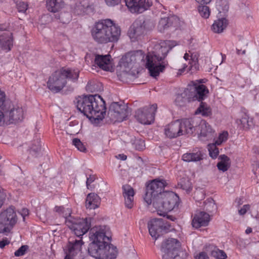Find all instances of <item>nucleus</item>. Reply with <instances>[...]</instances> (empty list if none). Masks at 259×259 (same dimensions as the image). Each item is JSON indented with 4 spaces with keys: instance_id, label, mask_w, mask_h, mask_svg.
<instances>
[{
    "instance_id": "nucleus-1",
    "label": "nucleus",
    "mask_w": 259,
    "mask_h": 259,
    "mask_svg": "<svg viewBox=\"0 0 259 259\" xmlns=\"http://www.w3.org/2000/svg\"><path fill=\"white\" fill-rule=\"evenodd\" d=\"M166 182L163 180L155 179L147 186L144 200L148 204H152L160 215L165 214L177 208L179 197L171 191H164Z\"/></svg>"
},
{
    "instance_id": "nucleus-2",
    "label": "nucleus",
    "mask_w": 259,
    "mask_h": 259,
    "mask_svg": "<svg viewBox=\"0 0 259 259\" xmlns=\"http://www.w3.org/2000/svg\"><path fill=\"white\" fill-rule=\"evenodd\" d=\"M90 238L92 242L88 247L89 254L96 259H114L117 255L115 246L109 243L111 238L108 227L100 226L92 230Z\"/></svg>"
},
{
    "instance_id": "nucleus-3",
    "label": "nucleus",
    "mask_w": 259,
    "mask_h": 259,
    "mask_svg": "<svg viewBox=\"0 0 259 259\" xmlns=\"http://www.w3.org/2000/svg\"><path fill=\"white\" fill-rule=\"evenodd\" d=\"M74 103L77 109L89 119L102 120L106 113L105 102L99 95L79 96Z\"/></svg>"
},
{
    "instance_id": "nucleus-4",
    "label": "nucleus",
    "mask_w": 259,
    "mask_h": 259,
    "mask_svg": "<svg viewBox=\"0 0 259 259\" xmlns=\"http://www.w3.org/2000/svg\"><path fill=\"white\" fill-rule=\"evenodd\" d=\"M176 46V42L172 40L161 41L156 46V51L148 53L146 56V67L148 69L150 75L156 78L160 72L164 71L166 64L162 61L166 56L168 52Z\"/></svg>"
},
{
    "instance_id": "nucleus-5",
    "label": "nucleus",
    "mask_w": 259,
    "mask_h": 259,
    "mask_svg": "<svg viewBox=\"0 0 259 259\" xmlns=\"http://www.w3.org/2000/svg\"><path fill=\"white\" fill-rule=\"evenodd\" d=\"M120 34L121 29L119 26L108 19L96 23L91 30L93 39L99 44L117 42Z\"/></svg>"
},
{
    "instance_id": "nucleus-6",
    "label": "nucleus",
    "mask_w": 259,
    "mask_h": 259,
    "mask_svg": "<svg viewBox=\"0 0 259 259\" xmlns=\"http://www.w3.org/2000/svg\"><path fill=\"white\" fill-rule=\"evenodd\" d=\"M204 82L203 79L192 81L181 94L177 95L176 101L183 102L187 100L188 102H202L209 93L207 88L205 85L200 84Z\"/></svg>"
},
{
    "instance_id": "nucleus-7",
    "label": "nucleus",
    "mask_w": 259,
    "mask_h": 259,
    "mask_svg": "<svg viewBox=\"0 0 259 259\" xmlns=\"http://www.w3.org/2000/svg\"><path fill=\"white\" fill-rule=\"evenodd\" d=\"M17 221L14 207L10 206L2 211L0 213V233H10Z\"/></svg>"
},
{
    "instance_id": "nucleus-8",
    "label": "nucleus",
    "mask_w": 259,
    "mask_h": 259,
    "mask_svg": "<svg viewBox=\"0 0 259 259\" xmlns=\"http://www.w3.org/2000/svg\"><path fill=\"white\" fill-rule=\"evenodd\" d=\"M65 224L77 237L82 236L88 232L91 228V218H75L70 217Z\"/></svg>"
},
{
    "instance_id": "nucleus-9",
    "label": "nucleus",
    "mask_w": 259,
    "mask_h": 259,
    "mask_svg": "<svg viewBox=\"0 0 259 259\" xmlns=\"http://www.w3.org/2000/svg\"><path fill=\"white\" fill-rule=\"evenodd\" d=\"M130 111L124 104L113 102L109 107L108 116L112 122H121L125 120Z\"/></svg>"
},
{
    "instance_id": "nucleus-10",
    "label": "nucleus",
    "mask_w": 259,
    "mask_h": 259,
    "mask_svg": "<svg viewBox=\"0 0 259 259\" xmlns=\"http://www.w3.org/2000/svg\"><path fill=\"white\" fill-rule=\"evenodd\" d=\"M157 108V104H153L151 107H144L138 109L135 113V117L141 123L150 124L154 122L155 112Z\"/></svg>"
},
{
    "instance_id": "nucleus-11",
    "label": "nucleus",
    "mask_w": 259,
    "mask_h": 259,
    "mask_svg": "<svg viewBox=\"0 0 259 259\" xmlns=\"http://www.w3.org/2000/svg\"><path fill=\"white\" fill-rule=\"evenodd\" d=\"M83 242L82 239L69 240L65 250L66 255L64 259H84L81 251V246Z\"/></svg>"
},
{
    "instance_id": "nucleus-12",
    "label": "nucleus",
    "mask_w": 259,
    "mask_h": 259,
    "mask_svg": "<svg viewBox=\"0 0 259 259\" xmlns=\"http://www.w3.org/2000/svg\"><path fill=\"white\" fill-rule=\"evenodd\" d=\"M67 84V81L60 69L53 72L47 81L48 89L54 93L61 91Z\"/></svg>"
},
{
    "instance_id": "nucleus-13",
    "label": "nucleus",
    "mask_w": 259,
    "mask_h": 259,
    "mask_svg": "<svg viewBox=\"0 0 259 259\" xmlns=\"http://www.w3.org/2000/svg\"><path fill=\"white\" fill-rule=\"evenodd\" d=\"M13 33L10 30L9 24H0V48L5 52H8L13 46Z\"/></svg>"
},
{
    "instance_id": "nucleus-14",
    "label": "nucleus",
    "mask_w": 259,
    "mask_h": 259,
    "mask_svg": "<svg viewBox=\"0 0 259 259\" xmlns=\"http://www.w3.org/2000/svg\"><path fill=\"white\" fill-rule=\"evenodd\" d=\"M180 242L176 239L170 238L165 240L161 245V250L163 253L162 259H171L178 252Z\"/></svg>"
},
{
    "instance_id": "nucleus-15",
    "label": "nucleus",
    "mask_w": 259,
    "mask_h": 259,
    "mask_svg": "<svg viewBox=\"0 0 259 259\" xmlns=\"http://www.w3.org/2000/svg\"><path fill=\"white\" fill-rule=\"evenodd\" d=\"M145 32V21L143 20H136L129 28L127 34L132 41H135L140 39Z\"/></svg>"
},
{
    "instance_id": "nucleus-16",
    "label": "nucleus",
    "mask_w": 259,
    "mask_h": 259,
    "mask_svg": "<svg viewBox=\"0 0 259 259\" xmlns=\"http://www.w3.org/2000/svg\"><path fill=\"white\" fill-rule=\"evenodd\" d=\"M125 5L132 13H142L152 5V0H124Z\"/></svg>"
},
{
    "instance_id": "nucleus-17",
    "label": "nucleus",
    "mask_w": 259,
    "mask_h": 259,
    "mask_svg": "<svg viewBox=\"0 0 259 259\" xmlns=\"http://www.w3.org/2000/svg\"><path fill=\"white\" fill-rule=\"evenodd\" d=\"M144 56L141 51L127 53L123 56L120 61V66L124 67H130L137 62L143 60Z\"/></svg>"
},
{
    "instance_id": "nucleus-18",
    "label": "nucleus",
    "mask_w": 259,
    "mask_h": 259,
    "mask_svg": "<svg viewBox=\"0 0 259 259\" xmlns=\"http://www.w3.org/2000/svg\"><path fill=\"white\" fill-rule=\"evenodd\" d=\"M180 24V19L177 16L172 15L168 17L161 18L159 21L157 28L159 31L162 32L171 26L178 27Z\"/></svg>"
},
{
    "instance_id": "nucleus-19",
    "label": "nucleus",
    "mask_w": 259,
    "mask_h": 259,
    "mask_svg": "<svg viewBox=\"0 0 259 259\" xmlns=\"http://www.w3.org/2000/svg\"><path fill=\"white\" fill-rule=\"evenodd\" d=\"M204 158V153L202 150L196 148L192 150L184 153L182 156V159L187 162H197L201 161Z\"/></svg>"
},
{
    "instance_id": "nucleus-20",
    "label": "nucleus",
    "mask_w": 259,
    "mask_h": 259,
    "mask_svg": "<svg viewBox=\"0 0 259 259\" xmlns=\"http://www.w3.org/2000/svg\"><path fill=\"white\" fill-rule=\"evenodd\" d=\"M210 215L204 211H200L195 214L192 220L193 227L198 229L201 227L207 226L210 222Z\"/></svg>"
},
{
    "instance_id": "nucleus-21",
    "label": "nucleus",
    "mask_w": 259,
    "mask_h": 259,
    "mask_svg": "<svg viewBox=\"0 0 259 259\" xmlns=\"http://www.w3.org/2000/svg\"><path fill=\"white\" fill-rule=\"evenodd\" d=\"M179 120V124L181 128V136L192 135L195 131L196 124L192 118H185Z\"/></svg>"
},
{
    "instance_id": "nucleus-22",
    "label": "nucleus",
    "mask_w": 259,
    "mask_h": 259,
    "mask_svg": "<svg viewBox=\"0 0 259 259\" xmlns=\"http://www.w3.org/2000/svg\"><path fill=\"white\" fill-rule=\"evenodd\" d=\"M162 219H154L149 221L148 227L149 234L155 239H156L161 235V227H162Z\"/></svg>"
},
{
    "instance_id": "nucleus-23",
    "label": "nucleus",
    "mask_w": 259,
    "mask_h": 259,
    "mask_svg": "<svg viewBox=\"0 0 259 259\" xmlns=\"http://www.w3.org/2000/svg\"><path fill=\"white\" fill-rule=\"evenodd\" d=\"M122 190L125 206L126 207L131 209L134 206V190L133 187L127 184L123 185Z\"/></svg>"
},
{
    "instance_id": "nucleus-24",
    "label": "nucleus",
    "mask_w": 259,
    "mask_h": 259,
    "mask_svg": "<svg viewBox=\"0 0 259 259\" xmlns=\"http://www.w3.org/2000/svg\"><path fill=\"white\" fill-rule=\"evenodd\" d=\"M5 115V118H9V123H16L23 119V110L19 107H13L10 111L6 112Z\"/></svg>"
},
{
    "instance_id": "nucleus-25",
    "label": "nucleus",
    "mask_w": 259,
    "mask_h": 259,
    "mask_svg": "<svg viewBox=\"0 0 259 259\" xmlns=\"http://www.w3.org/2000/svg\"><path fill=\"white\" fill-rule=\"evenodd\" d=\"M110 58L111 56L109 55H97L95 57V62L101 69L105 71H110L112 68Z\"/></svg>"
},
{
    "instance_id": "nucleus-26",
    "label": "nucleus",
    "mask_w": 259,
    "mask_h": 259,
    "mask_svg": "<svg viewBox=\"0 0 259 259\" xmlns=\"http://www.w3.org/2000/svg\"><path fill=\"white\" fill-rule=\"evenodd\" d=\"M164 133L169 138H175L181 136L179 120H177L168 124L164 129Z\"/></svg>"
},
{
    "instance_id": "nucleus-27",
    "label": "nucleus",
    "mask_w": 259,
    "mask_h": 259,
    "mask_svg": "<svg viewBox=\"0 0 259 259\" xmlns=\"http://www.w3.org/2000/svg\"><path fill=\"white\" fill-rule=\"evenodd\" d=\"M200 130L199 137L202 140H208L212 137L213 130L211 126L205 120H201L198 125Z\"/></svg>"
},
{
    "instance_id": "nucleus-28",
    "label": "nucleus",
    "mask_w": 259,
    "mask_h": 259,
    "mask_svg": "<svg viewBox=\"0 0 259 259\" xmlns=\"http://www.w3.org/2000/svg\"><path fill=\"white\" fill-rule=\"evenodd\" d=\"M60 70L66 80H70L73 82H75L77 81L80 73V71L78 69L63 67Z\"/></svg>"
},
{
    "instance_id": "nucleus-29",
    "label": "nucleus",
    "mask_w": 259,
    "mask_h": 259,
    "mask_svg": "<svg viewBox=\"0 0 259 259\" xmlns=\"http://www.w3.org/2000/svg\"><path fill=\"white\" fill-rule=\"evenodd\" d=\"M100 202V198L97 194L94 193H90L86 198V207L89 209H95L99 206Z\"/></svg>"
},
{
    "instance_id": "nucleus-30",
    "label": "nucleus",
    "mask_w": 259,
    "mask_h": 259,
    "mask_svg": "<svg viewBox=\"0 0 259 259\" xmlns=\"http://www.w3.org/2000/svg\"><path fill=\"white\" fill-rule=\"evenodd\" d=\"M46 5L48 11L56 13L64 7V3L63 0H49L47 2Z\"/></svg>"
},
{
    "instance_id": "nucleus-31",
    "label": "nucleus",
    "mask_w": 259,
    "mask_h": 259,
    "mask_svg": "<svg viewBox=\"0 0 259 259\" xmlns=\"http://www.w3.org/2000/svg\"><path fill=\"white\" fill-rule=\"evenodd\" d=\"M228 21L225 18L218 19L214 21L211 26L212 30L217 33H220L227 27Z\"/></svg>"
},
{
    "instance_id": "nucleus-32",
    "label": "nucleus",
    "mask_w": 259,
    "mask_h": 259,
    "mask_svg": "<svg viewBox=\"0 0 259 259\" xmlns=\"http://www.w3.org/2000/svg\"><path fill=\"white\" fill-rule=\"evenodd\" d=\"M215 8L219 14H225L229 10V3L227 0H216Z\"/></svg>"
},
{
    "instance_id": "nucleus-33",
    "label": "nucleus",
    "mask_w": 259,
    "mask_h": 259,
    "mask_svg": "<svg viewBox=\"0 0 259 259\" xmlns=\"http://www.w3.org/2000/svg\"><path fill=\"white\" fill-rule=\"evenodd\" d=\"M54 211L57 212L59 215L65 218V221L71 216V210L69 208H65L62 206H56L54 208Z\"/></svg>"
},
{
    "instance_id": "nucleus-34",
    "label": "nucleus",
    "mask_w": 259,
    "mask_h": 259,
    "mask_svg": "<svg viewBox=\"0 0 259 259\" xmlns=\"http://www.w3.org/2000/svg\"><path fill=\"white\" fill-rule=\"evenodd\" d=\"M195 114H200L203 116H208L211 114V109L206 103L201 102L199 107L195 111Z\"/></svg>"
},
{
    "instance_id": "nucleus-35",
    "label": "nucleus",
    "mask_w": 259,
    "mask_h": 259,
    "mask_svg": "<svg viewBox=\"0 0 259 259\" xmlns=\"http://www.w3.org/2000/svg\"><path fill=\"white\" fill-rule=\"evenodd\" d=\"M178 185L179 188L185 190L187 193H189L192 189V184L188 178L181 179Z\"/></svg>"
},
{
    "instance_id": "nucleus-36",
    "label": "nucleus",
    "mask_w": 259,
    "mask_h": 259,
    "mask_svg": "<svg viewBox=\"0 0 259 259\" xmlns=\"http://www.w3.org/2000/svg\"><path fill=\"white\" fill-rule=\"evenodd\" d=\"M41 144L39 139L34 142L30 149V154L34 157H38L40 153Z\"/></svg>"
},
{
    "instance_id": "nucleus-37",
    "label": "nucleus",
    "mask_w": 259,
    "mask_h": 259,
    "mask_svg": "<svg viewBox=\"0 0 259 259\" xmlns=\"http://www.w3.org/2000/svg\"><path fill=\"white\" fill-rule=\"evenodd\" d=\"M236 122L241 128L248 129L250 126L249 117L246 114H244L240 119H237Z\"/></svg>"
},
{
    "instance_id": "nucleus-38",
    "label": "nucleus",
    "mask_w": 259,
    "mask_h": 259,
    "mask_svg": "<svg viewBox=\"0 0 259 259\" xmlns=\"http://www.w3.org/2000/svg\"><path fill=\"white\" fill-rule=\"evenodd\" d=\"M204 209L208 212H213L217 210V206L212 198H208L204 202Z\"/></svg>"
},
{
    "instance_id": "nucleus-39",
    "label": "nucleus",
    "mask_w": 259,
    "mask_h": 259,
    "mask_svg": "<svg viewBox=\"0 0 259 259\" xmlns=\"http://www.w3.org/2000/svg\"><path fill=\"white\" fill-rule=\"evenodd\" d=\"M218 145L215 143L208 145L209 155L212 159H215L219 153V149L217 147Z\"/></svg>"
},
{
    "instance_id": "nucleus-40",
    "label": "nucleus",
    "mask_w": 259,
    "mask_h": 259,
    "mask_svg": "<svg viewBox=\"0 0 259 259\" xmlns=\"http://www.w3.org/2000/svg\"><path fill=\"white\" fill-rule=\"evenodd\" d=\"M211 255L215 259H226L227 258V255L225 252L217 248H215L211 251Z\"/></svg>"
},
{
    "instance_id": "nucleus-41",
    "label": "nucleus",
    "mask_w": 259,
    "mask_h": 259,
    "mask_svg": "<svg viewBox=\"0 0 259 259\" xmlns=\"http://www.w3.org/2000/svg\"><path fill=\"white\" fill-rule=\"evenodd\" d=\"M199 13L202 17L208 18L210 15V10L208 6L204 5H200L198 7Z\"/></svg>"
},
{
    "instance_id": "nucleus-42",
    "label": "nucleus",
    "mask_w": 259,
    "mask_h": 259,
    "mask_svg": "<svg viewBox=\"0 0 259 259\" xmlns=\"http://www.w3.org/2000/svg\"><path fill=\"white\" fill-rule=\"evenodd\" d=\"M198 56L199 55L197 53H190V61L189 62L190 64V70H191L193 66H194L195 68L198 66Z\"/></svg>"
},
{
    "instance_id": "nucleus-43",
    "label": "nucleus",
    "mask_w": 259,
    "mask_h": 259,
    "mask_svg": "<svg viewBox=\"0 0 259 259\" xmlns=\"http://www.w3.org/2000/svg\"><path fill=\"white\" fill-rule=\"evenodd\" d=\"M72 144L81 152H85L86 148L79 139L75 138L72 140Z\"/></svg>"
},
{
    "instance_id": "nucleus-44",
    "label": "nucleus",
    "mask_w": 259,
    "mask_h": 259,
    "mask_svg": "<svg viewBox=\"0 0 259 259\" xmlns=\"http://www.w3.org/2000/svg\"><path fill=\"white\" fill-rule=\"evenodd\" d=\"M228 137V133L227 132H223L222 133H221L219 137L217 138V139L215 141L214 143L217 145H220L222 144V143L225 142Z\"/></svg>"
},
{
    "instance_id": "nucleus-45",
    "label": "nucleus",
    "mask_w": 259,
    "mask_h": 259,
    "mask_svg": "<svg viewBox=\"0 0 259 259\" xmlns=\"http://www.w3.org/2000/svg\"><path fill=\"white\" fill-rule=\"evenodd\" d=\"M5 93L0 90V109L3 111L7 110Z\"/></svg>"
},
{
    "instance_id": "nucleus-46",
    "label": "nucleus",
    "mask_w": 259,
    "mask_h": 259,
    "mask_svg": "<svg viewBox=\"0 0 259 259\" xmlns=\"http://www.w3.org/2000/svg\"><path fill=\"white\" fill-rule=\"evenodd\" d=\"M17 8L19 12H25L27 10L28 4L22 1H17L16 3Z\"/></svg>"
},
{
    "instance_id": "nucleus-47",
    "label": "nucleus",
    "mask_w": 259,
    "mask_h": 259,
    "mask_svg": "<svg viewBox=\"0 0 259 259\" xmlns=\"http://www.w3.org/2000/svg\"><path fill=\"white\" fill-rule=\"evenodd\" d=\"M27 245H22L14 252L15 256H21L24 255L28 249Z\"/></svg>"
},
{
    "instance_id": "nucleus-48",
    "label": "nucleus",
    "mask_w": 259,
    "mask_h": 259,
    "mask_svg": "<svg viewBox=\"0 0 259 259\" xmlns=\"http://www.w3.org/2000/svg\"><path fill=\"white\" fill-rule=\"evenodd\" d=\"M188 253L185 251H180L178 253L176 252L171 259H186Z\"/></svg>"
},
{
    "instance_id": "nucleus-49",
    "label": "nucleus",
    "mask_w": 259,
    "mask_h": 259,
    "mask_svg": "<svg viewBox=\"0 0 259 259\" xmlns=\"http://www.w3.org/2000/svg\"><path fill=\"white\" fill-rule=\"evenodd\" d=\"M230 166V164L219 162L217 164V167L223 172L226 171Z\"/></svg>"
},
{
    "instance_id": "nucleus-50",
    "label": "nucleus",
    "mask_w": 259,
    "mask_h": 259,
    "mask_svg": "<svg viewBox=\"0 0 259 259\" xmlns=\"http://www.w3.org/2000/svg\"><path fill=\"white\" fill-rule=\"evenodd\" d=\"M98 86L97 83H88L86 86V89L88 91L93 93L97 91L96 87Z\"/></svg>"
},
{
    "instance_id": "nucleus-51",
    "label": "nucleus",
    "mask_w": 259,
    "mask_h": 259,
    "mask_svg": "<svg viewBox=\"0 0 259 259\" xmlns=\"http://www.w3.org/2000/svg\"><path fill=\"white\" fill-rule=\"evenodd\" d=\"M170 226L167 224V223H164L163 220H162V226L161 227V235H162L163 233H166L168 232L170 230Z\"/></svg>"
},
{
    "instance_id": "nucleus-52",
    "label": "nucleus",
    "mask_w": 259,
    "mask_h": 259,
    "mask_svg": "<svg viewBox=\"0 0 259 259\" xmlns=\"http://www.w3.org/2000/svg\"><path fill=\"white\" fill-rule=\"evenodd\" d=\"M219 159H221L220 162H221L229 163L231 164V161L230 158L225 154L220 155Z\"/></svg>"
},
{
    "instance_id": "nucleus-53",
    "label": "nucleus",
    "mask_w": 259,
    "mask_h": 259,
    "mask_svg": "<svg viewBox=\"0 0 259 259\" xmlns=\"http://www.w3.org/2000/svg\"><path fill=\"white\" fill-rule=\"evenodd\" d=\"M121 0H105L106 4L109 6H114L118 5Z\"/></svg>"
},
{
    "instance_id": "nucleus-54",
    "label": "nucleus",
    "mask_w": 259,
    "mask_h": 259,
    "mask_svg": "<svg viewBox=\"0 0 259 259\" xmlns=\"http://www.w3.org/2000/svg\"><path fill=\"white\" fill-rule=\"evenodd\" d=\"M96 179V177L94 175H90L89 177L87 178L86 185L87 188H89L90 185Z\"/></svg>"
},
{
    "instance_id": "nucleus-55",
    "label": "nucleus",
    "mask_w": 259,
    "mask_h": 259,
    "mask_svg": "<svg viewBox=\"0 0 259 259\" xmlns=\"http://www.w3.org/2000/svg\"><path fill=\"white\" fill-rule=\"evenodd\" d=\"M250 206L249 205H244L243 206L242 208L239 210V213L240 215L244 214L249 209Z\"/></svg>"
},
{
    "instance_id": "nucleus-56",
    "label": "nucleus",
    "mask_w": 259,
    "mask_h": 259,
    "mask_svg": "<svg viewBox=\"0 0 259 259\" xmlns=\"http://www.w3.org/2000/svg\"><path fill=\"white\" fill-rule=\"evenodd\" d=\"M196 259H209V257L204 252H201L196 256Z\"/></svg>"
},
{
    "instance_id": "nucleus-57",
    "label": "nucleus",
    "mask_w": 259,
    "mask_h": 259,
    "mask_svg": "<svg viewBox=\"0 0 259 259\" xmlns=\"http://www.w3.org/2000/svg\"><path fill=\"white\" fill-rule=\"evenodd\" d=\"M10 241L8 239H3L2 240L0 241V248H4L5 246L7 245H8L10 243Z\"/></svg>"
},
{
    "instance_id": "nucleus-58",
    "label": "nucleus",
    "mask_w": 259,
    "mask_h": 259,
    "mask_svg": "<svg viewBox=\"0 0 259 259\" xmlns=\"http://www.w3.org/2000/svg\"><path fill=\"white\" fill-rule=\"evenodd\" d=\"M20 213L23 218V221H24L25 217L27 216L29 214V210L27 208H23L21 210Z\"/></svg>"
},
{
    "instance_id": "nucleus-59",
    "label": "nucleus",
    "mask_w": 259,
    "mask_h": 259,
    "mask_svg": "<svg viewBox=\"0 0 259 259\" xmlns=\"http://www.w3.org/2000/svg\"><path fill=\"white\" fill-rule=\"evenodd\" d=\"M4 112L2 110H0V124L5 121V115Z\"/></svg>"
},
{
    "instance_id": "nucleus-60",
    "label": "nucleus",
    "mask_w": 259,
    "mask_h": 259,
    "mask_svg": "<svg viewBox=\"0 0 259 259\" xmlns=\"http://www.w3.org/2000/svg\"><path fill=\"white\" fill-rule=\"evenodd\" d=\"M198 3L201 4H207L209 3L211 0H195Z\"/></svg>"
},
{
    "instance_id": "nucleus-61",
    "label": "nucleus",
    "mask_w": 259,
    "mask_h": 259,
    "mask_svg": "<svg viewBox=\"0 0 259 259\" xmlns=\"http://www.w3.org/2000/svg\"><path fill=\"white\" fill-rule=\"evenodd\" d=\"M190 52L189 51V53H185V55H184V59L185 60H189V58L190 57Z\"/></svg>"
},
{
    "instance_id": "nucleus-62",
    "label": "nucleus",
    "mask_w": 259,
    "mask_h": 259,
    "mask_svg": "<svg viewBox=\"0 0 259 259\" xmlns=\"http://www.w3.org/2000/svg\"><path fill=\"white\" fill-rule=\"evenodd\" d=\"M118 157H120V159L122 160H125L127 158V156L124 154H119Z\"/></svg>"
},
{
    "instance_id": "nucleus-63",
    "label": "nucleus",
    "mask_w": 259,
    "mask_h": 259,
    "mask_svg": "<svg viewBox=\"0 0 259 259\" xmlns=\"http://www.w3.org/2000/svg\"><path fill=\"white\" fill-rule=\"evenodd\" d=\"M252 232V229L251 228H247L245 231L246 234H248Z\"/></svg>"
},
{
    "instance_id": "nucleus-64",
    "label": "nucleus",
    "mask_w": 259,
    "mask_h": 259,
    "mask_svg": "<svg viewBox=\"0 0 259 259\" xmlns=\"http://www.w3.org/2000/svg\"><path fill=\"white\" fill-rule=\"evenodd\" d=\"M4 174L3 168L1 165H0V175H3Z\"/></svg>"
}]
</instances>
